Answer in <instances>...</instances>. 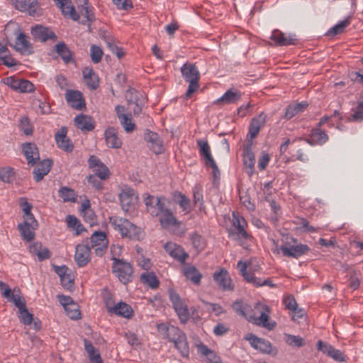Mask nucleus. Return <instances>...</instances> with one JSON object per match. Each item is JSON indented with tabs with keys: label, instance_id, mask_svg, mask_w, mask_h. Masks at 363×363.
<instances>
[{
	"label": "nucleus",
	"instance_id": "nucleus-1",
	"mask_svg": "<svg viewBox=\"0 0 363 363\" xmlns=\"http://www.w3.org/2000/svg\"><path fill=\"white\" fill-rule=\"evenodd\" d=\"M164 197H156L145 194L144 202L147 212L153 217H158L162 228L167 229L171 226H179V221L172 211L167 206Z\"/></svg>",
	"mask_w": 363,
	"mask_h": 363
},
{
	"label": "nucleus",
	"instance_id": "nucleus-2",
	"mask_svg": "<svg viewBox=\"0 0 363 363\" xmlns=\"http://www.w3.org/2000/svg\"><path fill=\"white\" fill-rule=\"evenodd\" d=\"M232 308L238 315L248 319L250 322H252L253 324L258 326H261L270 330H273L277 325L274 321L270 322L269 320V309L266 305H262L261 303L256 304L255 310L260 313L259 316L250 315L248 317L247 312L249 309V306L247 303H243L241 300L234 301L232 304Z\"/></svg>",
	"mask_w": 363,
	"mask_h": 363
},
{
	"label": "nucleus",
	"instance_id": "nucleus-3",
	"mask_svg": "<svg viewBox=\"0 0 363 363\" xmlns=\"http://www.w3.org/2000/svg\"><path fill=\"white\" fill-rule=\"evenodd\" d=\"M157 327L158 331L163 334L169 341L174 342L175 347L184 357H189V344L186 336L183 331L177 327L163 323L157 324Z\"/></svg>",
	"mask_w": 363,
	"mask_h": 363
},
{
	"label": "nucleus",
	"instance_id": "nucleus-4",
	"mask_svg": "<svg viewBox=\"0 0 363 363\" xmlns=\"http://www.w3.org/2000/svg\"><path fill=\"white\" fill-rule=\"evenodd\" d=\"M109 223L113 229L118 231L122 238L133 240H140L143 238L141 229L126 218L118 216H111Z\"/></svg>",
	"mask_w": 363,
	"mask_h": 363
},
{
	"label": "nucleus",
	"instance_id": "nucleus-5",
	"mask_svg": "<svg viewBox=\"0 0 363 363\" xmlns=\"http://www.w3.org/2000/svg\"><path fill=\"white\" fill-rule=\"evenodd\" d=\"M181 73L189 86L185 96L189 99L199 88L200 72L194 64L186 62L181 67Z\"/></svg>",
	"mask_w": 363,
	"mask_h": 363
},
{
	"label": "nucleus",
	"instance_id": "nucleus-6",
	"mask_svg": "<svg viewBox=\"0 0 363 363\" xmlns=\"http://www.w3.org/2000/svg\"><path fill=\"white\" fill-rule=\"evenodd\" d=\"M112 271L119 280L126 284L132 281L133 278V268L130 263L118 258H113Z\"/></svg>",
	"mask_w": 363,
	"mask_h": 363
},
{
	"label": "nucleus",
	"instance_id": "nucleus-7",
	"mask_svg": "<svg viewBox=\"0 0 363 363\" xmlns=\"http://www.w3.org/2000/svg\"><path fill=\"white\" fill-rule=\"evenodd\" d=\"M238 268L239 269L245 280L255 287L267 286L270 288H275L277 286V285L272 282L271 279L268 278L262 279L261 278L256 277L253 273L248 272L247 271V264L241 260L238 262Z\"/></svg>",
	"mask_w": 363,
	"mask_h": 363
},
{
	"label": "nucleus",
	"instance_id": "nucleus-8",
	"mask_svg": "<svg viewBox=\"0 0 363 363\" xmlns=\"http://www.w3.org/2000/svg\"><path fill=\"white\" fill-rule=\"evenodd\" d=\"M169 298L180 322L182 323H186L189 318V313L186 304L181 298L179 295L173 290L169 291Z\"/></svg>",
	"mask_w": 363,
	"mask_h": 363
},
{
	"label": "nucleus",
	"instance_id": "nucleus-9",
	"mask_svg": "<svg viewBox=\"0 0 363 363\" xmlns=\"http://www.w3.org/2000/svg\"><path fill=\"white\" fill-rule=\"evenodd\" d=\"M91 248L95 249V253L98 256H102L108 247V241L105 233L101 231L94 232L91 238Z\"/></svg>",
	"mask_w": 363,
	"mask_h": 363
},
{
	"label": "nucleus",
	"instance_id": "nucleus-10",
	"mask_svg": "<svg viewBox=\"0 0 363 363\" xmlns=\"http://www.w3.org/2000/svg\"><path fill=\"white\" fill-rule=\"evenodd\" d=\"M89 167L101 180L107 179L110 176L108 168L96 155H91L88 160Z\"/></svg>",
	"mask_w": 363,
	"mask_h": 363
},
{
	"label": "nucleus",
	"instance_id": "nucleus-11",
	"mask_svg": "<svg viewBox=\"0 0 363 363\" xmlns=\"http://www.w3.org/2000/svg\"><path fill=\"white\" fill-rule=\"evenodd\" d=\"M144 137L148 148L154 153L158 155L164 151L163 141L157 133L147 130Z\"/></svg>",
	"mask_w": 363,
	"mask_h": 363
},
{
	"label": "nucleus",
	"instance_id": "nucleus-12",
	"mask_svg": "<svg viewBox=\"0 0 363 363\" xmlns=\"http://www.w3.org/2000/svg\"><path fill=\"white\" fill-rule=\"evenodd\" d=\"M213 280L222 291H233L234 285L228 272L221 268L219 271L214 272Z\"/></svg>",
	"mask_w": 363,
	"mask_h": 363
},
{
	"label": "nucleus",
	"instance_id": "nucleus-13",
	"mask_svg": "<svg viewBox=\"0 0 363 363\" xmlns=\"http://www.w3.org/2000/svg\"><path fill=\"white\" fill-rule=\"evenodd\" d=\"M329 139L325 130L319 128H312L309 136L306 138H300V140H304L311 145H323Z\"/></svg>",
	"mask_w": 363,
	"mask_h": 363
},
{
	"label": "nucleus",
	"instance_id": "nucleus-14",
	"mask_svg": "<svg viewBox=\"0 0 363 363\" xmlns=\"http://www.w3.org/2000/svg\"><path fill=\"white\" fill-rule=\"evenodd\" d=\"M65 99L69 106L77 110H81L86 106L82 93L78 90L67 89Z\"/></svg>",
	"mask_w": 363,
	"mask_h": 363
},
{
	"label": "nucleus",
	"instance_id": "nucleus-15",
	"mask_svg": "<svg viewBox=\"0 0 363 363\" xmlns=\"http://www.w3.org/2000/svg\"><path fill=\"white\" fill-rule=\"evenodd\" d=\"M280 250L285 257L298 258L301 256L307 254L310 248L307 245L298 244L296 245L286 246V245H281Z\"/></svg>",
	"mask_w": 363,
	"mask_h": 363
},
{
	"label": "nucleus",
	"instance_id": "nucleus-16",
	"mask_svg": "<svg viewBox=\"0 0 363 363\" xmlns=\"http://www.w3.org/2000/svg\"><path fill=\"white\" fill-rule=\"evenodd\" d=\"M67 129L65 126H62L55 133V139L59 148L67 152H71L74 149V145L67 136Z\"/></svg>",
	"mask_w": 363,
	"mask_h": 363
},
{
	"label": "nucleus",
	"instance_id": "nucleus-17",
	"mask_svg": "<svg viewBox=\"0 0 363 363\" xmlns=\"http://www.w3.org/2000/svg\"><path fill=\"white\" fill-rule=\"evenodd\" d=\"M164 249L172 257L181 263H184L189 257V255L184 251L183 247L174 242H167L164 245Z\"/></svg>",
	"mask_w": 363,
	"mask_h": 363
},
{
	"label": "nucleus",
	"instance_id": "nucleus-18",
	"mask_svg": "<svg viewBox=\"0 0 363 363\" xmlns=\"http://www.w3.org/2000/svg\"><path fill=\"white\" fill-rule=\"evenodd\" d=\"M31 34L36 40L45 42L48 40H56L57 36L49 28L37 25L31 28Z\"/></svg>",
	"mask_w": 363,
	"mask_h": 363
},
{
	"label": "nucleus",
	"instance_id": "nucleus-19",
	"mask_svg": "<svg viewBox=\"0 0 363 363\" xmlns=\"http://www.w3.org/2000/svg\"><path fill=\"white\" fill-rule=\"evenodd\" d=\"M91 247L88 245L79 244L76 247L74 260L79 267L85 266L90 261Z\"/></svg>",
	"mask_w": 363,
	"mask_h": 363
},
{
	"label": "nucleus",
	"instance_id": "nucleus-20",
	"mask_svg": "<svg viewBox=\"0 0 363 363\" xmlns=\"http://www.w3.org/2000/svg\"><path fill=\"white\" fill-rule=\"evenodd\" d=\"M107 311L110 313H113L123 318L130 319L133 315V310L128 303L121 301L113 306H109L106 303Z\"/></svg>",
	"mask_w": 363,
	"mask_h": 363
},
{
	"label": "nucleus",
	"instance_id": "nucleus-21",
	"mask_svg": "<svg viewBox=\"0 0 363 363\" xmlns=\"http://www.w3.org/2000/svg\"><path fill=\"white\" fill-rule=\"evenodd\" d=\"M23 152L28 161V164L33 166L40 160L38 148L33 143H26L22 145Z\"/></svg>",
	"mask_w": 363,
	"mask_h": 363
},
{
	"label": "nucleus",
	"instance_id": "nucleus-22",
	"mask_svg": "<svg viewBox=\"0 0 363 363\" xmlns=\"http://www.w3.org/2000/svg\"><path fill=\"white\" fill-rule=\"evenodd\" d=\"M135 191L130 187L124 188L119 194V200L122 209L128 212L134 203V200L136 199Z\"/></svg>",
	"mask_w": 363,
	"mask_h": 363
},
{
	"label": "nucleus",
	"instance_id": "nucleus-23",
	"mask_svg": "<svg viewBox=\"0 0 363 363\" xmlns=\"http://www.w3.org/2000/svg\"><path fill=\"white\" fill-rule=\"evenodd\" d=\"M246 340L250 342L252 347L259 350L262 353H271L272 347L268 340L263 338H259L253 334H248L246 336Z\"/></svg>",
	"mask_w": 363,
	"mask_h": 363
},
{
	"label": "nucleus",
	"instance_id": "nucleus-24",
	"mask_svg": "<svg viewBox=\"0 0 363 363\" xmlns=\"http://www.w3.org/2000/svg\"><path fill=\"white\" fill-rule=\"evenodd\" d=\"M80 5L78 6V9L80 15L85 18L80 23L84 25L88 26V29L91 32V23L95 21V16L92 9L88 6L87 0H79Z\"/></svg>",
	"mask_w": 363,
	"mask_h": 363
},
{
	"label": "nucleus",
	"instance_id": "nucleus-25",
	"mask_svg": "<svg viewBox=\"0 0 363 363\" xmlns=\"http://www.w3.org/2000/svg\"><path fill=\"white\" fill-rule=\"evenodd\" d=\"M104 137L106 145L113 149L121 148L122 141L118 135V130L114 127L110 126L105 130Z\"/></svg>",
	"mask_w": 363,
	"mask_h": 363
},
{
	"label": "nucleus",
	"instance_id": "nucleus-26",
	"mask_svg": "<svg viewBox=\"0 0 363 363\" xmlns=\"http://www.w3.org/2000/svg\"><path fill=\"white\" fill-rule=\"evenodd\" d=\"M266 118L267 116L263 112L252 118L249 125V135L251 140L257 136L260 129L264 126Z\"/></svg>",
	"mask_w": 363,
	"mask_h": 363
},
{
	"label": "nucleus",
	"instance_id": "nucleus-27",
	"mask_svg": "<svg viewBox=\"0 0 363 363\" xmlns=\"http://www.w3.org/2000/svg\"><path fill=\"white\" fill-rule=\"evenodd\" d=\"M242 92L236 89L231 88L228 89L225 94L218 99L215 104H236L242 97Z\"/></svg>",
	"mask_w": 363,
	"mask_h": 363
},
{
	"label": "nucleus",
	"instance_id": "nucleus-28",
	"mask_svg": "<svg viewBox=\"0 0 363 363\" xmlns=\"http://www.w3.org/2000/svg\"><path fill=\"white\" fill-rule=\"evenodd\" d=\"M271 39L279 46L296 45L298 43V39L296 38L295 35H286L285 33L279 30L273 32Z\"/></svg>",
	"mask_w": 363,
	"mask_h": 363
},
{
	"label": "nucleus",
	"instance_id": "nucleus-29",
	"mask_svg": "<svg viewBox=\"0 0 363 363\" xmlns=\"http://www.w3.org/2000/svg\"><path fill=\"white\" fill-rule=\"evenodd\" d=\"M52 161L50 159L43 160L33 169L34 179L36 182H40L44 176L47 175L50 171Z\"/></svg>",
	"mask_w": 363,
	"mask_h": 363
},
{
	"label": "nucleus",
	"instance_id": "nucleus-30",
	"mask_svg": "<svg viewBox=\"0 0 363 363\" xmlns=\"http://www.w3.org/2000/svg\"><path fill=\"white\" fill-rule=\"evenodd\" d=\"M14 48L23 55H30L33 52L31 44L27 40L26 35L22 32H20L16 37Z\"/></svg>",
	"mask_w": 363,
	"mask_h": 363
},
{
	"label": "nucleus",
	"instance_id": "nucleus-31",
	"mask_svg": "<svg viewBox=\"0 0 363 363\" xmlns=\"http://www.w3.org/2000/svg\"><path fill=\"white\" fill-rule=\"evenodd\" d=\"M252 143L248 141V144L244 148L243 162L247 169V174L251 177L254 173V166L255 162V157L251 149Z\"/></svg>",
	"mask_w": 363,
	"mask_h": 363
},
{
	"label": "nucleus",
	"instance_id": "nucleus-32",
	"mask_svg": "<svg viewBox=\"0 0 363 363\" xmlns=\"http://www.w3.org/2000/svg\"><path fill=\"white\" fill-rule=\"evenodd\" d=\"M14 7L24 12H28L30 15L36 13L37 0H13Z\"/></svg>",
	"mask_w": 363,
	"mask_h": 363
},
{
	"label": "nucleus",
	"instance_id": "nucleus-33",
	"mask_svg": "<svg viewBox=\"0 0 363 363\" xmlns=\"http://www.w3.org/2000/svg\"><path fill=\"white\" fill-rule=\"evenodd\" d=\"M55 51L65 64L74 62L73 52L64 42H60L55 46Z\"/></svg>",
	"mask_w": 363,
	"mask_h": 363
},
{
	"label": "nucleus",
	"instance_id": "nucleus-34",
	"mask_svg": "<svg viewBox=\"0 0 363 363\" xmlns=\"http://www.w3.org/2000/svg\"><path fill=\"white\" fill-rule=\"evenodd\" d=\"M74 123L77 128L82 131H91L95 126L91 117L82 114L75 117Z\"/></svg>",
	"mask_w": 363,
	"mask_h": 363
},
{
	"label": "nucleus",
	"instance_id": "nucleus-35",
	"mask_svg": "<svg viewBox=\"0 0 363 363\" xmlns=\"http://www.w3.org/2000/svg\"><path fill=\"white\" fill-rule=\"evenodd\" d=\"M82 74L86 84L92 90L96 89L99 86V79L93 69L86 67L83 69Z\"/></svg>",
	"mask_w": 363,
	"mask_h": 363
},
{
	"label": "nucleus",
	"instance_id": "nucleus-36",
	"mask_svg": "<svg viewBox=\"0 0 363 363\" xmlns=\"http://www.w3.org/2000/svg\"><path fill=\"white\" fill-rule=\"evenodd\" d=\"M30 252L36 255L40 262L49 259L51 256L50 250L38 242H35L30 246Z\"/></svg>",
	"mask_w": 363,
	"mask_h": 363
},
{
	"label": "nucleus",
	"instance_id": "nucleus-37",
	"mask_svg": "<svg viewBox=\"0 0 363 363\" xmlns=\"http://www.w3.org/2000/svg\"><path fill=\"white\" fill-rule=\"evenodd\" d=\"M196 143L199 149V154L203 159L205 164H209V162L214 160L211 155L210 146L207 141L198 140Z\"/></svg>",
	"mask_w": 363,
	"mask_h": 363
},
{
	"label": "nucleus",
	"instance_id": "nucleus-38",
	"mask_svg": "<svg viewBox=\"0 0 363 363\" xmlns=\"http://www.w3.org/2000/svg\"><path fill=\"white\" fill-rule=\"evenodd\" d=\"M37 227L38 226L27 225V223H19L18 225V229L21 234L23 240L27 242H30L34 239V230L37 228Z\"/></svg>",
	"mask_w": 363,
	"mask_h": 363
},
{
	"label": "nucleus",
	"instance_id": "nucleus-39",
	"mask_svg": "<svg viewBox=\"0 0 363 363\" xmlns=\"http://www.w3.org/2000/svg\"><path fill=\"white\" fill-rule=\"evenodd\" d=\"M184 274L186 278L193 282L194 284L199 285L202 278V274L194 266L186 267L184 269Z\"/></svg>",
	"mask_w": 363,
	"mask_h": 363
},
{
	"label": "nucleus",
	"instance_id": "nucleus-40",
	"mask_svg": "<svg viewBox=\"0 0 363 363\" xmlns=\"http://www.w3.org/2000/svg\"><path fill=\"white\" fill-rule=\"evenodd\" d=\"M307 106L308 104L306 102L297 103L288 106L284 115L285 118L288 120L291 119L297 113L303 111Z\"/></svg>",
	"mask_w": 363,
	"mask_h": 363
},
{
	"label": "nucleus",
	"instance_id": "nucleus-41",
	"mask_svg": "<svg viewBox=\"0 0 363 363\" xmlns=\"http://www.w3.org/2000/svg\"><path fill=\"white\" fill-rule=\"evenodd\" d=\"M245 221L243 218L240 219L239 218H236L235 220L234 221V225L236 227L237 232L236 233H231V235L235 237V239L240 238V237L244 239H248L250 238V235L246 232V230L244 228Z\"/></svg>",
	"mask_w": 363,
	"mask_h": 363
},
{
	"label": "nucleus",
	"instance_id": "nucleus-42",
	"mask_svg": "<svg viewBox=\"0 0 363 363\" xmlns=\"http://www.w3.org/2000/svg\"><path fill=\"white\" fill-rule=\"evenodd\" d=\"M173 195L174 200L179 205L180 208H182L184 211H186V213L190 212V199L179 191L174 192Z\"/></svg>",
	"mask_w": 363,
	"mask_h": 363
},
{
	"label": "nucleus",
	"instance_id": "nucleus-43",
	"mask_svg": "<svg viewBox=\"0 0 363 363\" xmlns=\"http://www.w3.org/2000/svg\"><path fill=\"white\" fill-rule=\"evenodd\" d=\"M142 281L147 284L151 289L159 287L160 281L153 272L143 273L140 276Z\"/></svg>",
	"mask_w": 363,
	"mask_h": 363
},
{
	"label": "nucleus",
	"instance_id": "nucleus-44",
	"mask_svg": "<svg viewBox=\"0 0 363 363\" xmlns=\"http://www.w3.org/2000/svg\"><path fill=\"white\" fill-rule=\"evenodd\" d=\"M350 23V17H347L346 19L340 21L337 25L332 27L326 33L328 36H335L338 34H341L344 32L345 28L349 26Z\"/></svg>",
	"mask_w": 363,
	"mask_h": 363
},
{
	"label": "nucleus",
	"instance_id": "nucleus-45",
	"mask_svg": "<svg viewBox=\"0 0 363 363\" xmlns=\"http://www.w3.org/2000/svg\"><path fill=\"white\" fill-rule=\"evenodd\" d=\"M191 244L197 252H201L206 247L204 238L199 234L194 233L190 235Z\"/></svg>",
	"mask_w": 363,
	"mask_h": 363
},
{
	"label": "nucleus",
	"instance_id": "nucleus-46",
	"mask_svg": "<svg viewBox=\"0 0 363 363\" xmlns=\"http://www.w3.org/2000/svg\"><path fill=\"white\" fill-rule=\"evenodd\" d=\"M65 310L67 313V315L71 319L77 320L81 318L79 306L74 301H72L70 304L66 306V308H65Z\"/></svg>",
	"mask_w": 363,
	"mask_h": 363
},
{
	"label": "nucleus",
	"instance_id": "nucleus-47",
	"mask_svg": "<svg viewBox=\"0 0 363 363\" xmlns=\"http://www.w3.org/2000/svg\"><path fill=\"white\" fill-rule=\"evenodd\" d=\"M59 195L63 199L64 202L75 201L76 194L74 191L70 188L63 186L59 190Z\"/></svg>",
	"mask_w": 363,
	"mask_h": 363
},
{
	"label": "nucleus",
	"instance_id": "nucleus-48",
	"mask_svg": "<svg viewBox=\"0 0 363 363\" xmlns=\"http://www.w3.org/2000/svg\"><path fill=\"white\" fill-rule=\"evenodd\" d=\"M346 121H363V101L357 104V106L354 111V113H352L350 116H347Z\"/></svg>",
	"mask_w": 363,
	"mask_h": 363
},
{
	"label": "nucleus",
	"instance_id": "nucleus-49",
	"mask_svg": "<svg viewBox=\"0 0 363 363\" xmlns=\"http://www.w3.org/2000/svg\"><path fill=\"white\" fill-rule=\"evenodd\" d=\"M143 97V95L134 89H129L127 91V101L128 105L130 106L133 104L141 103L140 98Z\"/></svg>",
	"mask_w": 363,
	"mask_h": 363
},
{
	"label": "nucleus",
	"instance_id": "nucleus-50",
	"mask_svg": "<svg viewBox=\"0 0 363 363\" xmlns=\"http://www.w3.org/2000/svg\"><path fill=\"white\" fill-rule=\"evenodd\" d=\"M19 128L26 135H30L33 133V128L27 116H23L19 119Z\"/></svg>",
	"mask_w": 363,
	"mask_h": 363
},
{
	"label": "nucleus",
	"instance_id": "nucleus-51",
	"mask_svg": "<svg viewBox=\"0 0 363 363\" xmlns=\"http://www.w3.org/2000/svg\"><path fill=\"white\" fill-rule=\"evenodd\" d=\"M122 126L127 133L133 131L135 128V125L131 121L130 114H127L119 119Z\"/></svg>",
	"mask_w": 363,
	"mask_h": 363
},
{
	"label": "nucleus",
	"instance_id": "nucleus-52",
	"mask_svg": "<svg viewBox=\"0 0 363 363\" xmlns=\"http://www.w3.org/2000/svg\"><path fill=\"white\" fill-rule=\"evenodd\" d=\"M90 52L91 61L94 63L97 64L101 62L103 55V51L100 47L95 45H91Z\"/></svg>",
	"mask_w": 363,
	"mask_h": 363
},
{
	"label": "nucleus",
	"instance_id": "nucleus-53",
	"mask_svg": "<svg viewBox=\"0 0 363 363\" xmlns=\"http://www.w3.org/2000/svg\"><path fill=\"white\" fill-rule=\"evenodd\" d=\"M287 340L286 342L289 345H293L297 347H301L305 345V340L303 337L300 336H296L294 335H286Z\"/></svg>",
	"mask_w": 363,
	"mask_h": 363
},
{
	"label": "nucleus",
	"instance_id": "nucleus-54",
	"mask_svg": "<svg viewBox=\"0 0 363 363\" xmlns=\"http://www.w3.org/2000/svg\"><path fill=\"white\" fill-rule=\"evenodd\" d=\"M13 175V169L11 167L0 168V180L9 183L11 181V177Z\"/></svg>",
	"mask_w": 363,
	"mask_h": 363
},
{
	"label": "nucleus",
	"instance_id": "nucleus-55",
	"mask_svg": "<svg viewBox=\"0 0 363 363\" xmlns=\"http://www.w3.org/2000/svg\"><path fill=\"white\" fill-rule=\"evenodd\" d=\"M203 189L200 185H196L193 189V201L194 204L199 203L203 205Z\"/></svg>",
	"mask_w": 363,
	"mask_h": 363
},
{
	"label": "nucleus",
	"instance_id": "nucleus-56",
	"mask_svg": "<svg viewBox=\"0 0 363 363\" xmlns=\"http://www.w3.org/2000/svg\"><path fill=\"white\" fill-rule=\"evenodd\" d=\"M18 312V318L22 323H23L24 325L31 324L33 319V314L28 312L27 308Z\"/></svg>",
	"mask_w": 363,
	"mask_h": 363
},
{
	"label": "nucleus",
	"instance_id": "nucleus-57",
	"mask_svg": "<svg viewBox=\"0 0 363 363\" xmlns=\"http://www.w3.org/2000/svg\"><path fill=\"white\" fill-rule=\"evenodd\" d=\"M9 300L14 303L15 306L18 308V311L26 308L24 298L13 294H11Z\"/></svg>",
	"mask_w": 363,
	"mask_h": 363
},
{
	"label": "nucleus",
	"instance_id": "nucleus-58",
	"mask_svg": "<svg viewBox=\"0 0 363 363\" xmlns=\"http://www.w3.org/2000/svg\"><path fill=\"white\" fill-rule=\"evenodd\" d=\"M283 303L285 307L291 311H295L296 309V306H298L296 301L292 295H289L284 297Z\"/></svg>",
	"mask_w": 363,
	"mask_h": 363
},
{
	"label": "nucleus",
	"instance_id": "nucleus-59",
	"mask_svg": "<svg viewBox=\"0 0 363 363\" xmlns=\"http://www.w3.org/2000/svg\"><path fill=\"white\" fill-rule=\"evenodd\" d=\"M18 91L19 92H32L34 90V85L30 81L26 79H21L20 82Z\"/></svg>",
	"mask_w": 363,
	"mask_h": 363
},
{
	"label": "nucleus",
	"instance_id": "nucleus-60",
	"mask_svg": "<svg viewBox=\"0 0 363 363\" xmlns=\"http://www.w3.org/2000/svg\"><path fill=\"white\" fill-rule=\"evenodd\" d=\"M61 284L65 289L72 290L74 288V279L70 274H67L60 279Z\"/></svg>",
	"mask_w": 363,
	"mask_h": 363
},
{
	"label": "nucleus",
	"instance_id": "nucleus-61",
	"mask_svg": "<svg viewBox=\"0 0 363 363\" xmlns=\"http://www.w3.org/2000/svg\"><path fill=\"white\" fill-rule=\"evenodd\" d=\"M197 348L199 352L208 357L209 360L211 359V357H215L216 356L215 353L203 343L199 344Z\"/></svg>",
	"mask_w": 363,
	"mask_h": 363
},
{
	"label": "nucleus",
	"instance_id": "nucleus-62",
	"mask_svg": "<svg viewBox=\"0 0 363 363\" xmlns=\"http://www.w3.org/2000/svg\"><path fill=\"white\" fill-rule=\"evenodd\" d=\"M98 177L96 175H89L87 177V181L91 184L96 189L101 190L103 188L102 183Z\"/></svg>",
	"mask_w": 363,
	"mask_h": 363
},
{
	"label": "nucleus",
	"instance_id": "nucleus-63",
	"mask_svg": "<svg viewBox=\"0 0 363 363\" xmlns=\"http://www.w3.org/2000/svg\"><path fill=\"white\" fill-rule=\"evenodd\" d=\"M20 82L21 79L15 77H9L6 79L5 83L13 90L18 91Z\"/></svg>",
	"mask_w": 363,
	"mask_h": 363
},
{
	"label": "nucleus",
	"instance_id": "nucleus-64",
	"mask_svg": "<svg viewBox=\"0 0 363 363\" xmlns=\"http://www.w3.org/2000/svg\"><path fill=\"white\" fill-rule=\"evenodd\" d=\"M333 346L329 345L327 342H325L322 340H318L317 342V349L319 351H321L323 354L328 355L330 352L331 351Z\"/></svg>",
	"mask_w": 363,
	"mask_h": 363
}]
</instances>
